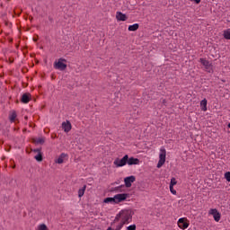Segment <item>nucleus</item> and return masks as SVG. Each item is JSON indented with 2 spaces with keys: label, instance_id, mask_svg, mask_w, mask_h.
Returning <instances> with one entry per match:
<instances>
[{
  "label": "nucleus",
  "instance_id": "obj_11",
  "mask_svg": "<svg viewBox=\"0 0 230 230\" xmlns=\"http://www.w3.org/2000/svg\"><path fill=\"white\" fill-rule=\"evenodd\" d=\"M200 109L201 111H203V112H206V111H208V100L203 99L200 103Z\"/></svg>",
  "mask_w": 230,
  "mask_h": 230
},
{
  "label": "nucleus",
  "instance_id": "obj_32",
  "mask_svg": "<svg viewBox=\"0 0 230 230\" xmlns=\"http://www.w3.org/2000/svg\"><path fill=\"white\" fill-rule=\"evenodd\" d=\"M228 128H230V123H228Z\"/></svg>",
  "mask_w": 230,
  "mask_h": 230
},
{
  "label": "nucleus",
  "instance_id": "obj_10",
  "mask_svg": "<svg viewBox=\"0 0 230 230\" xmlns=\"http://www.w3.org/2000/svg\"><path fill=\"white\" fill-rule=\"evenodd\" d=\"M116 19H117V21L125 22V21H127L128 17H127V14H125L121 12H117L116 13Z\"/></svg>",
  "mask_w": 230,
  "mask_h": 230
},
{
  "label": "nucleus",
  "instance_id": "obj_6",
  "mask_svg": "<svg viewBox=\"0 0 230 230\" xmlns=\"http://www.w3.org/2000/svg\"><path fill=\"white\" fill-rule=\"evenodd\" d=\"M69 61L66 58H59L58 59V71H66L67 69V65Z\"/></svg>",
  "mask_w": 230,
  "mask_h": 230
},
{
  "label": "nucleus",
  "instance_id": "obj_29",
  "mask_svg": "<svg viewBox=\"0 0 230 230\" xmlns=\"http://www.w3.org/2000/svg\"><path fill=\"white\" fill-rule=\"evenodd\" d=\"M126 229L127 230H136V225H130V226H127Z\"/></svg>",
  "mask_w": 230,
  "mask_h": 230
},
{
  "label": "nucleus",
  "instance_id": "obj_5",
  "mask_svg": "<svg viewBox=\"0 0 230 230\" xmlns=\"http://www.w3.org/2000/svg\"><path fill=\"white\" fill-rule=\"evenodd\" d=\"M115 204H120V202H125L128 199V194L119 193L113 196Z\"/></svg>",
  "mask_w": 230,
  "mask_h": 230
},
{
  "label": "nucleus",
  "instance_id": "obj_12",
  "mask_svg": "<svg viewBox=\"0 0 230 230\" xmlns=\"http://www.w3.org/2000/svg\"><path fill=\"white\" fill-rule=\"evenodd\" d=\"M199 62L204 66L205 69H209V67H211V63H209L206 58H200Z\"/></svg>",
  "mask_w": 230,
  "mask_h": 230
},
{
  "label": "nucleus",
  "instance_id": "obj_27",
  "mask_svg": "<svg viewBox=\"0 0 230 230\" xmlns=\"http://www.w3.org/2000/svg\"><path fill=\"white\" fill-rule=\"evenodd\" d=\"M169 190L172 195H177V190L173 189V186H169Z\"/></svg>",
  "mask_w": 230,
  "mask_h": 230
},
{
  "label": "nucleus",
  "instance_id": "obj_22",
  "mask_svg": "<svg viewBox=\"0 0 230 230\" xmlns=\"http://www.w3.org/2000/svg\"><path fill=\"white\" fill-rule=\"evenodd\" d=\"M36 230H49L45 224H40L37 226Z\"/></svg>",
  "mask_w": 230,
  "mask_h": 230
},
{
  "label": "nucleus",
  "instance_id": "obj_16",
  "mask_svg": "<svg viewBox=\"0 0 230 230\" xmlns=\"http://www.w3.org/2000/svg\"><path fill=\"white\" fill-rule=\"evenodd\" d=\"M35 154H37L34 156V159H36V161H42V155L40 154V149H34Z\"/></svg>",
  "mask_w": 230,
  "mask_h": 230
},
{
  "label": "nucleus",
  "instance_id": "obj_25",
  "mask_svg": "<svg viewBox=\"0 0 230 230\" xmlns=\"http://www.w3.org/2000/svg\"><path fill=\"white\" fill-rule=\"evenodd\" d=\"M123 226H125V223H122L120 221V223L116 226L115 230H121V229H123Z\"/></svg>",
  "mask_w": 230,
  "mask_h": 230
},
{
  "label": "nucleus",
  "instance_id": "obj_3",
  "mask_svg": "<svg viewBox=\"0 0 230 230\" xmlns=\"http://www.w3.org/2000/svg\"><path fill=\"white\" fill-rule=\"evenodd\" d=\"M128 155H125L121 159H119V158L115 159L113 162V164L117 168H121V167L125 166L126 164H128Z\"/></svg>",
  "mask_w": 230,
  "mask_h": 230
},
{
  "label": "nucleus",
  "instance_id": "obj_18",
  "mask_svg": "<svg viewBox=\"0 0 230 230\" xmlns=\"http://www.w3.org/2000/svg\"><path fill=\"white\" fill-rule=\"evenodd\" d=\"M16 118H17V113H15V111H12L9 115V119L11 123L15 122Z\"/></svg>",
  "mask_w": 230,
  "mask_h": 230
},
{
  "label": "nucleus",
  "instance_id": "obj_24",
  "mask_svg": "<svg viewBox=\"0 0 230 230\" xmlns=\"http://www.w3.org/2000/svg\"><path fill=\"white\" fill-rule=\"evenodd\" d=\"M175 184H177V180L175 178H172L169 186L174 187Z\"/></svg>",
  "mask_w": 230,
  "mask_h": 230
},
{
  "label": "nucleus",
  "instance_id": "obj_4",
  "mask_svg": "<svg viewBox=\"0 0 230 230\" xmlns=\"http://www.w3.org/2000/svg\"><path fill=\"white\" fill-rule=\"evenodd\" d=\"M177 226L181 230H186L190 227V220L186 217H181L177 221Z\"/></svg>",
  "mask_w": 230,
  "mask_h": 230
},
{
  "label": "nucleus",
  "instance_id": "obj_23",
  "mask_svg": "<svg viewBox=\"0 0 230 230\" xmlns=\"http://www.w3.org/2000/svg\"><path fill=\"white\" fill-rule=\"evenodd\" d=\"M34 143H36V145H42L44 143V138L43 137H39L34 139Z\"/></svg>",
  "mask_w": 230,
  "mask_h": 230
},
{
  "label": "nucleus",
  "instance_id": "obj_30",
  "mask_svg": "<svg viewBox=\"0 0 230 230\" xmlns=\"http://www.w3.org/2000/svg\"><path fill=\"white\" fill-rule=\"evenodd\" d=\"M193 1L196 4H199V3H200V0H191Z\"/></svg>",
  "mask_w": 230,
  "mask_h": 230
},
{
  "label": "nucleus",
  "instance_id": "obj_14",
  "mask_svg": "<svg viewBox=\"0 0 230 230\" xmlns=\"http://www.w3.org/2000/svg\"><path fill=\"white\" fill-rule=\"evenodd\" d=\"M31 100V95L30 93H24L22 96V103H28Z\"/></svg>",
  "mask_w": 230,
  "mask_h": 230
},
{
  "label": "nucleus",
  "instance_id": "obj_7",
  "mask_svg": "<svg viewBox=\"0 0 230 230\" xmlns=\"http://www.w3.org/2000/svg\"><path fill=\"white\" fill-rule=\"evenodd\" d=\"M208 215H212L215 222H220V218L222 217V215H220V212L217 208H211L208 211Z\"/></svg>",
  "mask_w": 230,
  "mask_h": 230
},
{
  "label": "nucleus",
  "instance_id": "obj_13",
  "mask_svg": "<svg viewBox=\"0 0 230 230\" xmlns=\"http://www.w3.org/2000/svg\"><path fill=\"white\" fill-rule=\"evenodd\" d=\"M127 162L129 166H132V164H139V159L134 157L128 158Z\"/></svg>",
  "mask_w": 230,
  "mask_h": 230
},
{
  "label": "nucleus",
  "instance_id": "obj_28",
  "mask_svg": "<svg viewBox=\"0 0 230 230\" xmlns=\"http://www.w3.org/2000/svg\"><path fill=\"white\" fill-rule=\"evenodd\" d=\"M123 188V185H121V186H119V187H116L115 189H114V191H116L117 193H119V192H121V189Z\"/></svg>",
  "mask_w": 230,
  "mask_h": 230
},
{
  "label": "nucleus",
  "instance_id": "obj_8",
  "mask_svg": "<svg viewBox=\"0 0 230 230\" xmlns=\"http://www.w3.org/2000/svg\"><path fill=\"white\" fill-rule=\"evenodd\" d=\"M133 182H136V176L131 175L124 178V184L126 188H130Z\"/></svg>",
  "mask_w": 230,
  "mask_h": 230
},
{
  "label": "nucleus",
  "instance_id": "obj_15",
  "mask_svg": "<svg viewBox=\"0 0 230 230\" xmlns=\"http://www.w3.org/2000/svg\"><path fill=\"white\" fill-rule=\"evenodd\" d=\"M67 159H68V156L66 154H61L58 157V164H62V163H66Z\"/></svg>",
  "mask_w": 230,
  "mask_h": 230
},
{
  "label": "nucleus",
  "instance_id": "obj_20",
  "mask_svg": "<svg viewBox=\"0 0 230 230\" xmlns=\"http://www.w3.org/2000/svg\"><path fill=\"white\" fill-rule=\"evenodd\" d=\"M86 188H87V186L84 185L83 188L79 189V190H78V198L79 199H82V196L84 195Z\"/></svg>",
  "mask_w": 230,
  "mask_h": 230
},
{
  "label": "nucleus",
  "instance_id": "obj_1",
  "mask_svg": "<svg viewBox=\"0 0 230 230\" xmlns=\"http://www.w3.org/2000/svg\"><path fill=\"white\" fill-rule=\"evenodd\" d=\"M115 222H122V224H130L132 222V210L124 209L117 214L115 217Z\"/></svg>",
  "mask_w": 230,
  "mask_h": 230
},
{
  "label": "nucleus",
  "instance_id": "obj_31",
  "mask_svg": "<svg viewBox=\"0 0 230 230\" xmlns=\"http://www.w3.org/2000/svg\"><path fill=\"white\" fill-rule=\"evenodd\" d=\"M55 67H56V69H58V63H55Z\"/></svg>",
  "mask_w": 230,
  "mask_h": 230
},
{
  "label": "nucleus",
  "instance_id": "obj_9",
  "mask_svg": "<svg viewBox=\"0 0 230 230\" xmlns=\"http://www.w3.org/2000/svg\"><path fill=\"white\" fill-rule=\"evenodd\" d=\"M61 128L67 134V132H71V128H73V126L71 125V122L69 120H66L62 122Z\"/></svg>",
  "mask_w": 230,
  "mask_h": 230
},
{
  "label": "nucleus",
  "instance_id": "obj_19",
  "mask_svg": "<svg viewBox=\"0 0 230 230\" xmlns=\"http://www.w3.org/2000/svg\"><path fill=\"white\" fill-rule=\"evenodd\" d=\"M223 37L226 40H230V29H226L223 31Z\"/></svg>",
  "mask_w": 230,
  "mask_h": 230
},
{
  "label": "nucleus",
  "instance_id": "obj_17",
  "mask_svg": "<svg viewBox=\"0 0 230 230\" xmlns=\"http://www.w3.org/2000/svg\"><path fill=\"white\" fill-rule=\"evenodd\" d=\"M128 30V31H137V30H139V24L134 23L133 25H129Z\"/></svg>",
  "mask_w": 230,
  "mask_h": 230
},
{
  "label": "nucleus",
  "instance_id": "obj_21",
  "mask_svg": "<svg viewBox=\"0 0 230 230\" xmlns=\"http://www.w3.org/2000/svg\"><path fill=\"white\" fill-rule=\"evenodd\" d=\"M103 202L105 204H116L114 197L113 198H106V199H104Z\"/></svg>",
  "mask_w": 230,
  "mask_h": 230
},
{
  "label": "nucleus",
  "instance_id": "obj_26",
  "mask_svg": "<svg viewBox=\"0 0 230 230\" xmlns=\"http://www.w3.org/2000/svg\"><path fill=\"white\" fill-rule=\"evenodd\" d=\"M225 179L227 181V182H230V172H226L225 173Z\"/></svg>",
  "mask_w": 230,
  "mask_h": 230
},
{
  "label": "nucleus",
  "instance_id": "obj_2",
  "mask_svg": "<svg viewBox=\"0 0 230 230\" xmlns=\"http://www.w3.org/2000/svg\"><path fill=\"white\" fill-rule=\"evenodd\" d=\"M166 163V149L164 147L160 148L159 161L157 164V168H162V166Z\"/></svg>",
  "mask_w": 230,
  "mask_h": 230
}]
</instances>
